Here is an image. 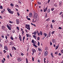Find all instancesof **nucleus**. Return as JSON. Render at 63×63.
<instances>
[{"label": "nucleus", "mask_w": 63, "mask_h": 63, "mask_svg": "<svg viewBox=\"0 0 63 63\" xmlns=\"http://www.w3.org/2000/svg\"><path fill=\"white\" fill-rule=\"evenodd\" d=\"M4 49H5V50H8V47L7 46H5L4 47Z\"/></svg>", "instance_id": "12"}, {"label": "nucleus", "mask_w": 63, "mask_h": 63, "mask_svg": "<svg viewBox=\"0 0 63 63\" xmlns=\"http://www.w3.org/2000/svg\"><path fill=\"white\" fill-rule=\"evenodd\" d=\"M10 5L11 6H14V4L11 3L10 4Z\"/></svg>", "instance_id": "33"}, {"label": "nucleus", "mask_w": 63, "mask_h": 63, "mask_svg": "<svg viewBox=\"0 0 63 63\" xmlns=\"http://www.w3.org/2000/svg\"><path fill=\"white\" fill-rule=\"evenodd\" d=\"M25 39V36H24L23 37V42H24V39Z\"/></svg>", "instance_id": "22"}, {"label": "nucleus", "mask_w": 63, "mask_h": 63, "mask_svg": "<svg viewBox=\"0 0 63 63\" xmlns=\"http://www.w3.org/2000/svg\"><path fill=\"white\" fill-rule=\"evenodd\" d=\"M0 8L1 9H3V6H0Z\"/></svg>", "instance_id": "34"}, {"label": "nucleus", "mask_w": 63, "mask_h": 63, "mask_svg": "<svg viewBox=\"0 0 63 63\" xmlns=\"http://www.w3.org/2000/svg\"><path fill=\"white\" fill-rule=\"evenodd\" d=\"M15 10L16 11H18V9L16 8H15Z\"/></svg>", "instance_id": "56"}, {"label": "nucleus", "mask_w": 63, "mask_h": 63, "mask_svg": "<svg viewBox=\"0 0 63 63\" xmlns=\"http://www.w3.org/2000/svg\"><path fill=\"white\" fill-rule=\"evenodd\" d=\"M54 32H55V31L52 32H51V33L52 34H54Z\"/></svg>", "instance_id": "28"}, {"label": "nucleus", "mask_w": 63, "mask_h": 63, "mask_svg": "<svg viewBox=\"0 0 63 63\" xmlns=\"http://www.w3.org/2000/svg\"><path fill=\"white\" fill-rule=\"evenodd\" d=\"M43 35H44L45 37H46L47 36V34L46 33H44Z\"/></svg>", "instance_id": "14"}, {"label": "nucleus", "mask_w": 63, "mask_h": 63, "mask_svg": "<svg viewBox=\"0 0 63 63\" xmlns=\"http://www.w3.org/2000/svg\"><path fill=\"white\" fill-rule=\"evenodd\" d=\"M55 54H58V53L57 52H56L55 53Z\"/></svg>", "instance_id": "45"}, {"label": "nucleus", "mask_w": 63, "mask_h": 63, "mask_svg": "<svg viewBox=\"0 0 63 63\" xmlns=\"http://www.w3.org/2000/svg\"><path fill=\"white\" fill-rule=\"evenodd\" d=\"M9 25H8V24H7V26L9 30H11V27H12V25L10 24H9Z\"/></svg>", "instance_id": "2"}, {"label": "nucleus", "mask_w": 63, "mask_h": 63, "mask_svg": "<svg viewBox=\"0 0 63 63\" xmlns=\"http://www.w3.org/2000/svg\"><path fill=\"white\" fill-rule=\"evenodd\" d=\"M58 55L59 56H61V54L60 53H59L58 54Z\"/></svg>", "instance_id": "63"}, {"label": "nucleus", "mask_w": 63, "mask_h": 63, "mask_svg": "<svg viewBox=\"0 0 63 63\" xmlns=\"http://www.w3.org/2000/svg\"><path fill=\"white\" fill-rule=\"evenodd\" d=\"M5 38L6 40H7V38H8V37L7 36H5Z\"/></svg>", "instance_id": "58"}, {"label": "nucleus", "mask_w": 63, "mask_h": 63, "mask_svg": "<svg viewBox=\"0 0 63 63\" xmlns=\"http://www.w3.org/2000/svg\"><path fill=\"white\" fill-rule=\"evenodd\" d=\"M59 5H60V6H61L62 5V2H59Z\"/></svg>", "instance_id": "18"}, {"label": "nucleus", "mask_w": 63, "mask_h": 63, "mask_svg": "<svg viewBox=\"0 0 63 63\" xmlns=\"http://www.w3.org/2000/svg\"><path fill=\"white\" fill-rule=\"evenodd\" d=\"M1 28L2 30H4V29L5 28V27L4 26H1Z\"/></svg>", "instance_id": "7"}, {"label": "nucleus", "mask_w": 63, "mask_h": 63, "mask_svg": "<svg viewBox=\"0 0 63 63\" xmlns=\"http://www.w3.org/2000/svg\"><path fill=\"white\" fill-rule=\"evenodd\" d=\"M37 40H40V37H38L37 38Z\"/></svg>", "instance_id": "42"}, {"label": "nucleus", "mask_w": 63, "mask_h": 63, "mask_svg": "<svg viewBox=\"0 0 63 63\" xmlns=\"http://www.w3.org/2000/svg\"><path fill=\"white\" fill-rule=\"evenodd\" d=\"M32 37L34 38L35 39H36V35H33L32 36Z\"/></svg>", "instance_id": "15"}, {"label": "nucleus", "mask_w": 63, "mask_h": 63, "mask_svg": "<svg viewBox=\"0 0 63 63\" xmlns=\"http://www.w3.org/2000/svg\"><path fill=\"white\" fill-rule=\"evenodd\" d=\"M32 13H29V17H32Z\"/></svg>", "instance_id": "6"}, {"label": "nucleus", "mask_w": 63, "mask_h": 63, "mask_svg": "<svg viewBox=\"0 0 63 63\" xmlns=\"http://www.w3.org/2000/svg\"><path fill=\"white\" fill-rule=\"evenodd\" d=\"M19 38H21V36L20 35H19Z\"/></svg>", "instance_id": "52"}, {"label": "nucleus", "mask_w": 63, "mask_h": 63, "mask_svg": "<svg viewBox=\"0 0 63 63\" xmlns=\"http://www.w3.org/2000/svg\"><path fill=\"white\" fill-rule=\"evenodd\" d=\"M52 42L53 43H56V40L55 39H52Z\"/></svg>", "instance_id": "10"}, {"label": "nucleus", "mask_w": 63, "mask_h": 63, "mask_svg": "<svg viewBox=\"0 0 63 63\" xmlns=\"http://www.w3.org/2000/svg\"><path fill=\"white\" fill-rule=\"evenodd\" d=\"M3 52H4V53H5L6 52V50H4Z\"/></svg>", "instance_id": "51"}, {"label": "nucleus", "mask_w": 63, "mask_h": 63, "mask_svg": "<svg viewBox=\"0 0 63 63\" xmlns=\"http://www.w3.org/2000/svg\"><path fill=\"white\" fill-rule=\"evenodd\" d=\"M38 4H39V5H41V2H38Z\"/></svg>", "instance_id": "32"}, {"label": "nucleus", "mask_w": 63, "mask_h": 63, "mask_svg": "<svg viewBox=\"0 0 63 63\" xmlns=\"http://www.w3.org/2000/svg\"><path fill=\"white\" fill-rule=\"evenodd\" d=\"M33 19H32V20H33L32 22H34V19H35V17L34 16H33Z\"/></svg>", "instance_id": "17"}, {"label": "nucleus", "mask_w": 63, "mask_h": 63, "mask_svg": "<svg viewBox=\"0 0 63 63\" xmlns=\"http://www.w3.org/2000/svg\"><path fill=\"white\" fill-rule=\"evenodd\" d=\"M49 20H50V18H49L48 19H47L46 20L47 21H49Z\"/></svg>", "instance_id": "19"}, {"label": "nucleus", "mask_w": 63, "mask_h": 63, "mask_svg": "<svg viewBox=\"0 0 63 63\" xmlns=\"http://www.w3.org/2000/svg\"><path fill=\"white\" fill-rule=\"evenodd\" d=\"M26 35L27 37H29V34H27Z\"/></svg>", "instance_id": "36"}, {"label": "nucleus", "mask_w": 63, "mask_h": 63, "mask_svg": "<svg viewBox=\"0 0 63 63\" xmlns=\"http://www.w3.org/2000/svg\"><path fill=\"white\" fill-rule=\"evenodd\" d=\"M47 7L45 9H44V12H46L47 11Z\"/></svg>", "instance_id": "8"}, {"label": "nucleus", "mask_w": 63, "mask_h": 63, "mask_svg": "<svg viewBox=\"0 0 63 63\" xmlns=\"http://www.w3.org/2000/svg\"><path fill=\"white\" fill-rule=\"evenodd\" d=\"M45 50H48V48L47 47H46L45 49Z\"/></svg>", "instance_id": "40"}, {"label": "nucleus", "mask_w": 63, "mask_h": 63, "mask_svg": "<svg viewBox=\"0 0 63 63\" xmlns=\"http://www.w3.org/2000/svg\"><path fill=\"white\" fill-rule=\"evenodd\" d=\"M44 54L45 56H47L48 54V52L47 51H44Z\"/></svg>", "instance_id": "4"}, {"label": "nucleus", "mask_w": 63, "mask_h": 63, "mask_svg": "<svg viewBox=\"0 0 63 63\" xmlns=\"http://www.w3.org/2000/svg\"><path fill=\"white\" fill-rule=\"evenodd\" d=\"M17 15L18 16H19V15H20L19 14V13L18 12L17 13Z\"/></svg>", "instance_id": "47"}, {"label": "nucleus", "mask_w": 63, "mask_h": 63, "mask_svg": "<svg viewBox=\"0 0 63 63\" xmlns=\"http://www.w3.org/2000/svg\"><path fill=\"white\" fill-rule=\"evenodd\" d=\"M32 43H33V44H34V40H32Z\"/></svg>", "instance_id": "29"}, {"label": "nucleus", "mask_w": 63, "mask_h": 63, "mask_svg": "<svg viewBox=\"0 0 63 63\" xmlns=\"http://www.w3.org/2000/svg\"><path fill=\"white\" fill-rule=\"evenodd\" d=\"M13 47V48H14V49L15 50H16V48L15 47Z\"/></svg>", "instance_id": "49"}, {"label": "nucleus", "mask_w": 63, "mask_h": 63, "mask_svg": "<svg viewBox=\"0 0 63 63\" xmlns=\"http://www.w3.org/2000/svg\"><path fill=\"white\" fill-rule=\"evenodd\" d=\"M58 29H62V28H61V27H59Z\"/></svg>", "instance_id": "44"}, {"label": "nucleus", "mask_w": 63, "mask_h": 63, "mask_svg": "<svg viewBox=\"0 0 63 63\" xmlns=\"http://www.w3.org/2000/svg\"><path fill=\"white\" fill-rule=\"evenodd\" d=\"M33 45L34 47H37V46H36V45L33 44Z\"/></svg>", "instance_id": "23"}, {"label": "nucleus", "mask_w": 63, "mask_h": 63, "mask_svg": "<svg viewBox=\"0 0 63 63\" xmlns=\"http://www.w3.org/2000/svg\"><path fill=\"white\" fill-rule=\"evenodd\" d=\"M9 13H10V14H13V13H14V12L13 11H10L9 12Z\"/></svg>", "instance_id": "11"}, {"label": "nucleus", "mask_w": 63, "mask_h": 63, "mask_svg": "<svg viewBox=\"0 0 63 63\" xmlns=\"http://www.w3.org/2000/svg\"><path fill=\"white\" fill-rule=\"evenodd\" d=\"M34 13V17L37 20V21H38L39 20V17L38 16V15L36 13Z\"/></svg>", "instance_id": "1"}, {"label": "nucleus", "mask_w": 63, "mask_h": 63, "mask_svg": "<svg viewBox=\"0 0 63 63\" xmlns=\"http://www.w3.org/2000/svg\"><path fill=\"white\" fill-rule=\"evenodd\" d=\"M40 35H43V33H42V32H40Z\"/></svg>", "instance_id": "24"}, {"label": "nucleus", "mask_w": 63, "mask_h": 63, "mask_svg": "<svg viewBox=\"0 0 63 63\" xmlns=\"http://www.w3.org/2000/svg\"><path fill=\"white\" fill-rule=\"evenodd\" d=\"M24 31H22V34L23 35V33H24Z\"/></svg>", "instance_id": "46"}, {"label": "nucleus", "mask_w": 63, "mask_h": 63, "mask_svg": "<svg viewBox=\"0 0 63 63\" xmlns=\"http://www.w3.org/2000/svg\"><path fill=\"white\" fill-rule=\"evenodd\" d=\"M62 12H61L59 14V15H61L62 14Z\"/></svg>", "instance_id": "62"}, {"label": "nucleus", "mask_w": 63, "mask_h": 63, "mask_svg": "<svg viewBox=\"0 0 63 63\" xmlns=\"http://www.w3.org/2000/svg\"><path fill=\"white\" fill-rule=\"evenodd\" d=\"M45 17H47V13L46 14Z\"/></svg>", "instance_id": "54"}, {"label": "nucleus", "mask_w": 63, "mask_h": 63, "mask_svg": "<svg viewBox=\"0 0 63 63\" xmlns=\"http://www.w3.org/2000/svg\"><path fill=\"white\" fill-rule=\"evenodd\" d=\"M25 27L27 28V29L29 30H30V26L29 25H26Z\"/></svg>", "instance_id": "3"}, {"label": "nucleus", "mask_w": 63, "mask_h": 63, "mask_svg": "<svg viewBox=\"0 0 63 63\" xmlns=\"http://www.w3.org/2000/svg\"><path fill=\"white\" fill-rule=\"evenodd\" d=\"M27 19H28V20H30L31 19L30 18H28Z\"/></svg>", "instance_id": "61"}, {"label": "nucleus", "mask_w": 63, "mask_h": 63, "mask_svg": "<svg viewBox=\"0 0 63 63\" xmlns=\"http://www.w3.org/2000/svg\"><path fill=\"white\" fill-rule=\"evenodd\" d=\"M47 12H48V13H49L50 12V9H48L47 10Z\"/></svg>", "instance_id": "20"}, {"label": "nucleus", "mask_w": 63, "mask_h": 63, "mask_svg": "<svg viewBox=\"0 0 63 63\" xmlns=\"http://www.w3.org/2000/svg\"><path fill=\"white\" fill-rule=\"evenodd\" d=\"M18 61H21V59H20L19 58H17Z\"/></svg>", "instance_id": "13"}, {"label": "nucleus", "mask_w": 63, "mask_h": 63, "mask_svg": "<svg viewBox=\"0 0 63 63\" xmlns=\"http://www.w3.org/2000/svg\"><path fill=\"white\" fill-rule=\"evenodd\" d=\"M11 9L9 8H7V10H8V11L9 12H10V11H11Z\"/></svg>", "instance_id": "21"}, {"label": "nucleus", "mask_w": 63, "mask_h": 63, "mask_svg": "<svg viewBox=\"0 0 63 63\" xmlns=\"http://www.w3.org/2000/svg\"><path fill=\"white\" fill-rule=\"evenodd\" d=\"M34 35H36V34H37V32H34Z\"/></svg>", "instance_id": "37"}, {"label": "nucleus", "mask_w": 63, "mask_h": 63, "mask_svg": "<svg viewBox=\"0 0 63 63\" xmlns=\"http://www.w3.org/2000/svg\"><path fill=\"white\" fill-rule=\"evenodd\" d=\"M41 52H39V53L38 55H41Z\"/></svg>", "instance_id": "53"}, {"label": "nucleus", "mask_w": 63, "mask_h": 63, "mask_svg": "<svg viewBox=\"0 0 63 63\" xmlns=\"http://www.w3.org/2000/svg\"><path fill=\"white\" fill-rule=\"evenodd\" d=\"M52 23H54L55 22V20H52Z\"/></svg>", "instance_id": "43"}, {"label": "nucleus", "mask_w": 63, "mask_h": 63, "mask_svg": "<svg viewBox=\"0 0 63 63\" xmlns=\"http://www.w3.org/2000/svg\"><path fill=\"white\" fill-rule=\"evenodd\" d=\"M51 10V11H53L54 10V8H52Z\"/></svg>", "instance_id": "26"}, {"label": "nucleus", "mask_w": 63, "mask_h": 63, "mask_svg": "<svg viewBox=\"0 0 63 63\" xmlns=\"http://www.w3.org/2000/svg\"><path fill=\"white\" fill-rule=\"evenodd\" d=\"M59 47V46H57L56 47L55 49H57Z\"/></svg>", "instance_id": "30"}, {"label": "nucleus", "mask_w": 63, "mask_h": 63, "mask_svg": "<svg viewBox=\"0 0 63 63\" xmlns=\"http://www.w3.org/2000/svg\"><path fill=\"white\" fill-rule=\"evenodd\" d=\"M38 51H42V50H41V48H38Z\"/></svg>", "instance_id": "16"}, {"label": "nucleus", "mask_w": 63, "mask_h": 63, "mask_svg": "<svg viewBox=\"0 0 63 63\" xmlns=\"http://www.w3.org/2000/svg\"><path fill=\"white\" fill-rule=\"evenodd\" d=\"M48 1L47 2L48 3H49V2H50V0H48Z\"/></svg>", "instance_id": "55"}, {"label": "nucleus", "mask_w": 63, "mask_h": 63, "mask_svg": "<svg viewBox=\"0 0 63 63\" xmlns=\"http://www.w3.org/2000/svg\"><path fill=\"white\" fill-rule=\"evenodd\" d=\"M61 52H62V53H63V49L62 50Z\"/></svg>", "instance_id": "64"}, {"label": "nucleus", "mask_w": 63, "mask_h": 63, "mask_svg": "<svg viewBox=\"0 0 63 63\" xmlns=\"http://www.w3.org/2000/svg\"><path fill=\"white\" fill-rule=\"evenodd\" d=\"M37 34L38 36H40V33H39V32H38V33H37Z\"/></svg>", "instance_id": "60"}, {"label": "nucleus", "mask_w": 63, "mask_h": 63, "mask_svg": "<svg viewBox=\"0 0 63 63\" xmlns=\"http://www.w3.org/2000/svg\"><path fill=\"white\" fill-rule=\"evenodd\" d=\"M7 57L8 59H9V58H10V56H9V55H8L7 56Z\"/></svg>", "instance_id": "39"}, {"label": "nucleus", "mask_w": 63, "mask_h": 63, "mask_svg": "<svg viewBox=\"0 0 63 63\" xmlns=\"http://www.w3.org/2000/svg\"><path fill=\"white\" fill-rule=\"evenodd\" d=\"M38 46H39L40 45V43L39 42H38Z\"/></svg>", "instance_id": "57"}, {"label": "nucleus", "mask_w": 63, "mask_h": 63, "mask_svg": "<svg viewBox=\"0 0 63 63\" xmlns=\"http://www.w3.org/2000/svg\"><path fill=\"white\" fill-rule=\"evenodd\" d=\"M1 37L2 39H3V38H4V35H1Z\"/></svg>", "instance_id": "38"}, {"label": "nucleus", "mask_w": 63, "mask_h": 63, "mask_svg": "<svg viewBox=\"0 0 63 63\" xmlns=\"http://www.w3.org/2000/svg\"><path fill=\"white\" fill-rule=\"evenodd\" d=\"M19 39L20 40V41L21 42V41H22V38H21Z\"/></svg>", "instance_id": "48"}, {"label": "nucleus", "mask_w": 63, "mask_h": 63, "mask_svg": "<svg viewBox=\"0 0 63 63\" xmlns=\"http://www.w3.org/2000/svg\"><path fill=\"white\" fill-rule=\"evenodd\" d=\"M50 27H51L52 29H53V26H52V25H51Z\"/></svg>", "instance_id": "31"}, {"label": "nucleus", "mask_w": 63, "mask_h": 63, "mask_svg": "<svg viewBox=\"0 0 63 63\" xmlns=\"http://www.w3.org/2000/svg\"><path fill=\"white\" fill-rule=\"evenodd\" d=\"M11 39L12 40H13L14 41V38H13L12 36L11 37Z\"/></svg>", "instance_id": "27"}, {"label": "nucleus", "mask_w": 63, "mask_h": 63, "mask_svg": "<svg viewBox=\"0 0 63 63\" xmlns=\"http://www.w3.org/2000/svg\"><path fill=\"white\" fill-rule=\"evenodd\" d=\"M9 23H12V22L11 21H9Z\"/></svg>", "instance_id": "41"}, {"label": "nucleus", "mask_w": 63, "mask_h": 63, "mask_svg": "<svg viewBox=\"0 0 63 63\" xmlns=\"http://www.w3.org/2000/svg\"><path fill=\"white\" fill-rule=\"evenodd\" d=\"M16 22L17 24H18L19 23V20L18 19H17L16 20Z\"/></svg>", "instance_id": "5"}, {"label": "nucleus", "mask_w": 63, "mask_h": 63, "mask_svg": "<svg viewBox=\"0 0 63 63\" xmlns=\"http://www.w3.org/2000/svg\"><path fill=\"white\" fill-rule=\"evenodd\" d=\"M10 56H11V57H12V54H11V53H10Z\"/></svg>", "instance_id": "59"}, {"label": "nucleus", "mask_w": 63, "mask_h": 63, "mask_svg": "<svg viewBox=\"0 0 63 63\" xmlns=\"http://www.w3.org/2000/svg\"><path fill=\"white\" fill-rule=\"evenodd\" d=\"M16 29H17L19 31V27H16Z\"/></svg>", "instance_id": "25"}, {"label": "nucleus", "mask_w": 63, "mask_h": 63, "mask_svg": "<svg viewBox=\"0 0 63 63\" xmlns=\"http://www.w3.org/2000/svg\"><path fill=\"white\" fill-rule=\"evenodd\" d=\"M2 47V45L1 44H0V47Z\"/></svg>", "instance_id": "50"}, {"label": "nucleus", "mask_w": 63, "mask_h": 63, "mask_svg": "<svg viewBox=\"0 0 63 63\" xmlns=\"http://www.w3.org/2000/svg\"><path fill=\"white\" fill-rule=\"evenodd\" d=\"M32 51L33 53H34V52H36V51L35 49H32Z\"/></svg>", "instance_id": "9"}, {"label": "nucleus", "mask_w": 63, "mask_h": 63, "mask_svg": "<svg viewBox=\"0 0 63 63\" xmlns=\"http://www.w3.org/2000/svg\"><path fill=\"white\" fill-rule=\"evenodd\" d=\"M50 46H52V43L51 42H50Z\"/></svg>", "instance_id": "35"}]
</instances>
